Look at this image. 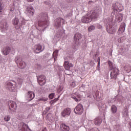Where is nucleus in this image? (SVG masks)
Here are the masks:
<instances>
[{
    "label": "nucleus",
    "mask_w": 131,
    "mask_h": 131,
    "mask_svg": "<svg viewBox=\"0 0 131 131\" xmlns=\"http://www.w3.org/2000/svg\"><path fill=\"white\" fill-rule=\"evenodd\" d=\"M104 23L105 24L106 31L110 34H113L115 33V26H114V23L113 22V17L111 16L106 18L104 20Z\"/></svg>",
    "instance_id": "f257e3e1"
},
{
    "label": "nucleus",
    "mask_w": 131,
    "mask_h": 131,
    "mask_svg": "<svg viewBox=\"0 0 131 131\" xmlns=\"http://www.w3.org/2000/svg\"><path fill=\"white\" fill-rule=\"evenodd\" d=\"M38 26L43 28L45 30L48 27V14L47 13H41L38 17Z\"/></svg>",
    "instance_id": "f03ea898"
},
{
    "label": "nucleus",
    "mask_w": 131,
    "mask_h": 131,
    "mask_svg": "<svg viewBox=\"0 0 131 131\" xmlns=\"http://www.w3.org/2000/svg\"><path fill=\"white\" fill-rule=\"evenodd\" d=\"M81 34L77 33L74 36V42L72 43V49L76 50V51L79 48L80 46V42L79 40L81 39Z\"/></svg>",
    "instance_id": "7ed1b4c3"
},
{
    "label": "nucleus",
    "mask_w": 131,
    "mask_h": 131,
    "mask_svg": "<svg viewBox=\"0 0 131 131\" xmlns=\"http://www.w3.org/2000/svg\"><path fill=\"white\" fill-rule=\"evenodd\" d=\"M17 83L14 81H8L6 83L5 88L9 92H15Z\"/></svg>",
    "instance_id": "20e7f679"
},
{
    "label": "nucleus",
    "mask_w": 131,
    "mask_h": 131,
    "mask_svg": "<svg viewBox=\"0 0 131 131\" xmlns=\"http://www.w3.org/2000/svg\"><path fill=\"white\" fill-rule=\"evenodd\" d=\"M14 61L17 66H19L21 69H24L26 67V63L23 61L22 57L20 56H16Z\"/></svg>",
    "instance_id": "39448f33"
},
{
    "label": "nucleus",
    "mask_w": 131,
    "mask_h": 131,
    "mask_svg": "<svg viewBox=\"0 0 131 131\" xmlns=\"http://www.w3.org/2000/svg\"><path fill=\"white\" fill-rule=\"evenodd\" d=\"M112 9L113 11L112 12L111 15L112 16H113V15L115 14V11L118 12H121V11H123V7H122V5H121V4H119V3L116 2L113 4Z\"/></svg>",
    "instance_id": "423d86ee"
},
{
    "label": "nucleus",
    "mask_w": 131,
    "mask_h": 131,
    "mask_svg": "<svg viewBox=\"0 0 131 131\" xmlns=\"http://www.w3.org/2000/svg\"><path fill=\"white\" fill-rule=\"evenodd\" d=\"M88 14L90 15V18H91V20L92 19H97V18L102 14V9L99 8L96 10L91 12V13H88Z\"/></svg>",
    "instance_id": "0eeeda50"
},
{
    "label": "nucleus",
    "mask_w": 131,
    "mask_h": 131,
    "mask_svg": "<svg viewBox=\"0 0 131 131\" xmlns=\"http://www.w3.org/2000/svg\"><path fill=\"white\" fill-rule=\"evenodd\" d=\"M0 29L2 32H6L9 29V24L7 23V21L3 19L0 23Z\"/></svg>",
    "instance_id": "6e6552de"
},
{
    "label": "nucleus",
    "mask_w": 131,
    "mask_h": 131,
    "mask_svg": "<svg viewBox=\"0 0 131 131\" xmlns=\"http://www.w3.org/2000/svg\"><path fill=\"white\" fill-rule=\"evenodd\" d=\"M119 75V70L118 68H114L112 70L110 73L111 79H117V76Z\"/></svg>",
    "instance_id": "1a4fd4ad"
},
{
    "label": "nucleus",
    "mask_w": 131,
    "mask_h": 131,
    "mask_svg": "<svg viewBox=\"0 0 131 131\" xmlns=\"http://www.w3.org/2000/svg\"><path fill=\"white\" fill-rule=\"evenodd\" d=\"M75 114L81 115L83 113V106L81 104H78L74 109Z\"/></svg>",
    "instance_id": "9d476101"
},
{
    "label": "nucleus",
    "mask_w": 131,
    "mask_h": 131,
    "mask_svg": "<svg viewBox=\"0 0 131 131\" xmlns=\"http://www.w3.org/2000/svg\"><path fill=\"white\" fill-rule=\"evenodd\" d=\"M37 79L38 83L40 85H45L47 80L46 79V76L43 75H41L40 76H37Z\"/></svg>",
    "instance_id": "9b49d317"
},
{
    "label": "nucleus",
    "mask_w": 131,
    "mask_h": 131,
    "mask_svg": "<svg viewBox=\"0 0 131 131\" xmlns=\"http://www.w3.org/2000/svg\"><path fill=\"white\" fill-rule=\"evenodd\" d=\"M44 50L45 48L42 49V46L40 44L35 45L34 47V51L35 54H39V53H41Z\"/></svg>",
    "instance_id": "f8f14e48"
},
{
    "label": "nucleus",
    "mask_w": 131,
    "mask_h": 131,
    "mask_svg": "<svg viewBox=\"0 0 131 131\" xmlns=\"http://www.w3.org/2000/svg\"><path fill=\"white\" fill-rule=\"evenodd\" d=\"M81 20L82 23H90V22L92 21V18L90 16V14L88 13L85 16L82 17Z\"/></svg>",
    "instance_id": "ddd939ff"
},
{
    "label": "nucleus",
    "mask_w": 131,
    "mask_h": 131,
    "mask_svg": "<svg viewBox=\"0 0 131 131\" xmlns=\"http://www.w3.org/2000/svg\"><path fill=\"white\" fill-rule=\"evenodd\" d=\"M70 113H71V108L67 107L61 112V116L62 117H67L70 115Z\"/></svg>",
    "instance_id": "4468645a"
},
{
    "label": "nucleus",
    "mask_w": 131,
    "mask_h": 131,
    "mask_svg": "<svg viewBox=\"0 0 131 131\" xmlns=\"http://www.w3.org/2000/svg\"><path fill=\"white\" fill-rule=\"evenodd\" d=\"M64 22L65 21H64V19L63 18H56L55 20V26L56 27V28H59V27H61V23L64 24Z\"/></svg>",
    "instance_id": "2eb2a0df"
},
{
    "label": "nucleus",
    "mask_w": 131,
    "mask_h": 131,
    "mask_svg": "<svg viewBox=\"0 0 131 131\" xmlns=\"http://www.w3.org/2000/svg\"><path fill=\"white\" fill-rule=\"evenodd\" d=\"M26 14H27L28 16H33L34 14V9H33V7L31 6L27 7L26 10Z\"/></svg>",
    "instance_id": "dca6fc26"
},
{
    "label": "nucleus",
    "mask_w": 131,
    "mask_h": 131,
    "mask_svg": "<svg viewBox=\"0 0 131 131\" xmlns=\"http://www.w3.org/2000/svg\"><path fill=\"white\" fill-rule=\"evenodd\" d=\"M12 23L15 25V28L18 29L20 27V21H19V18L15 17L12 20Z\"/></svg>",
    "instance_id": "f3484780"
},
{
    "label": "nucleus",
    "mask_w": 131,
    "mask_h": 131,
    "mask_svg": "<svg viewBox=\"0 0 131 131\" xmlns=\"http://www.w3.org/2000/svg\"><path fill=\"white\" fill-rule=\"evenodd\" d=\"M72 99H74L76 102H79L81 100V95L76 93L73 94L71 95Z\"/></svg>",
    "instance_id": "a211bd4d"
},
{
    "label": "nucleus",
    "mask_w": 131,
    "mask_h": 131,
    "mask_svg": "<svg viewBox=\"0 0 131 131\" xmlns=\"http://www.w3.org/2000/svg\"><path fill=\"white\" fill-rule=\"evenodd\" d=\"M10 106L12 108H9V112L10 113H12V112L15 111V110H16L17 109V104H16V102L14 101H11L10 102Z\"/></svg>",
    "instance_id": "6ab92c4d"
},
{
    "label": "nucleus",
    "mask_w": 131,
    "mask_h": 131,
    "mask_svg": "<svg viewBox=\"0 0 131 131\" xmlns=\"http://www.w3.org/2000/svg\"><path fill=\"white\" fill-rule=\"evenodd\" d=\"M35 97V94L32 91H29L28 92L27 98L28 101H32Z\"/></svg>",
    "instance_id": "aec40b11"
},
{
    "label": "nucleus",
    "mask_w": 131,
    "mask_h": 131,
    "mask_svg": "<svg viewBox=\"0 0 131 131\" xmlns=\"http://www.w3.org/2000/svg\"><path fill=\"white\" fill-rule=\"evenodd\" d=\"M123 118L125 120H126V118H128V108L127 107H124L122 112Z\"/></svg>",
    "instance_id": "412c9836"
},
{
    "label": "nucleus",
    "mask_w": 131,
    "mask_h": 131,
    "mask_svg": "<svg viewBox=\"0 0 131 131\" xmlns=\"http://www.w3.org/2000/svg\"><path fill=\"white\" fill-rule=\"evenodd\" d=\"M60 129L61 131H69L70 128L69 127V126L62 123L60 125Z\"/></svg>",
    "instance_id": "4be33fe9"
},
{
    "label": "nucleus",
    "mask_w": 131,
    "mask_h": 131,
    "mask_svg": "<svg viewBox=\"0 0 131 131\" xmlns=\"http://www.w3.org/2000/svg\"><path fill=\"white\" fill-rule=\"evenodd\" d=\"M94 122L95 125H101V124L102 123V118L100 117H96L94 119Z\"/></svg>",
    "instance_id": "5701e85b"
},
{
    "label": "nucleus",
    "mask_w": 131,
    "mask_h": 131,
    "mask_svg": "<svg viewBox=\"0 0 131 131\" xmlns=\"http://www.w3.org/2000/svg\"><path fill=\"white\" fill-rule=\"evenodd\" d=\"M115 101L116 102H119V103H122L123 101V97L120 95H117L115 98Z\"/></svg>",
    "instance_id": "b1692460"
},
{
    "label": "nucleus",
    "mask_w": 131,
    "mask_h": 131,
    "mask_svg": "<svg viewBox=\"0 0 131 131\" xmlns=\"http://www.w3.org/2000/svg\"><path fill=\"white\" fill-rule=\"evenodd\" d=\"M123 19V14L122 13H119L118 15L116 17V21L119 23L122 21Z\"/></svg>",
    "instance_id": "393cba45"
},
{
    "label": "nucleus",
    "mask_w": 131,
    "mask_h": 131,
    "mask_svg": "<svg viewBox=\"0 0 131 131\" xmlns=\"http://www.w3.org/2000/svg\"><path fill=\"white\" fill-rule=\"evenodd\" d=\"M125 26H126L125 23H122L121 24L120 27L119 29L118 33H119L120 31L122 33L124 32V31L125 30Z\"/></svg>",
    "instance_id": "a878e982"
},
{
    "label": "nucleus",
    "mask_w": 131,
    "mask_h": 131,
    "mask_svg": "<svg viewBox=\"0 0 131 131\" xmlns=\"http://www.w3.org/2000/svg\"><path fill=\"white\" fill-rule=\"evenodd\" d=\"M108 64L109 66L108 69L110 70H113L114 68H117L115 67V64L110 60L108 61Z\"/></svg>",
    "instance_id": "bb28decb"
},
{
    "label": "nucleus",
    "mask_w": 131,
    "mask_h": 131,
    "mask_svg": "<svg viewBox=\"0 0 131 131\" xmlns=\"http://www.w3.org/2000/svg\"><path fill=\"white\" fill-rule=\"evenodd\" d=\"M47 118L50 122H54V116L52 114H48L47 116Z\"/></svg>",
    "instance_id": "cd10ccee"
},
{
    "label": "nucleus",
    "mask_w": 131,
    "mask_h": 131,
    "mask_svg": "<svg viewBox=\"0 0 131 131\" xmlns=\"http://www.w3.org/2000/svg\"><path fill=\"white\" fill-rule=\"evenodd\" d=\"M18 18H19L20 21V25H25V24L26 23L25 22V19H24V18L22 17V15H21V13L19 12V14L18 15Z\"/></svg>",
    "instance_id": "c85d7f7f"
},
{
    "label": "nucleus",
    "mask_w": 131,
    "mask_h": 131,
    "mask_svg": "<svg viewBox=\"0 0 131 131\" xmlns=\"http://www.w3.org/2000/svg\"><path fill=\"white\" fill-rule=\"evenodd\" d=\"M11 52V48L10 47H6V49L3 51V53L4 56H7L8 54H10Z\"/></svg>",
    "instance_id": "c756f323"
},
{
    "label": "nucleus",
    "mask_w": 131,
    "mask_h": 131,
    "mask_svg": "<svg viewBox=\"0 0 131 131\" xmlns=\"http://www.w3.org/2000/svg\"><path fill=\"white\" fill-rule=\"evenodd\" d=\"M64 68H65L66 70H70V67H69V61H64Z\"/></svg>",
    "instance_id": "7c9ffc66"
},
{
    "label": "nucleus",
    "mask_w": 131,
    "mask_h": 131,
    "mask_svg": "<svg viewBox=\"0 0 131 131\" xmlns=\"http://www.w3.org/2000/svg\"><path fill=\"white\" fill-rule=\"evenodd\" d=\"M60 98V96L58 97V98L54 99V100H52L50 101V104H51V106H53L55 103L57 102V101H59V98Z\"/></svg>",
    "instance_id": "2f4dec72"
},
{
    "label": "nucleus",
    "mask_w": 131,
    "mask_h": 131,
    "mask_svg": "<svg viewBox=\"0 0 131 131\" xmlns=\"http://www.w3.org/2000/svg\"><path fill=\"white\" fill-rule=\"evenodd\" d=\"M111 111L114 114H115L116 112H117V107L114 105H112L111 107Z\"/></svg>",
    "instance_id": "473e14b6"
},
{
    "label": "nucleus",
    "mask_w": 131,
    "mask_h": 131,
    "mask_svg": "<svg viewBox=\"0 0 131 131\" xmlns=\"http://www.w3.org/2000/svg\"><path fill=\"white\" fill-rule=\"evenodd\" d=\"M23 83V80L21 79L18 78L17 80V83L19 88H21V85H22V83Z\"/></svg>",
    "instance_id": "72a5a7b5"
},
{
    "label": "nucleus",
    "mask_w": 131,
    "mask_h": 131,
    "mask_svg": "<svg viewBox=\"0 0 131 131\" xmlns=\"http://www.w3.org/2000/svg\"><path fill=\"white\" fill-rule=\"evenodd\" d=\"M95 29L96 28L94 26H91L89 27L88 31L90 32H92V31H93V30H95Z\"/></svg>",
    "instance_id": "f704fd0d"
},
{
    "label": "nucleus",
    "mask_w": 131,
    "mask_h": 131,
    "mask_svg": "<svg viewBox=\"0 0 131 131\" xmlns=\"http://www.w3.org/2000/svg\"><path fill=\"white\" fill-rule=\"evenodd\" d=\"M3 9L4 6H3V3H2V1L0 0V15H2Z\"/></svg>",
    "instance_id": "c9c22d12"
},
{
    "label": "nucleus",
    "mask_w": 131,
    "mask_h": 131,
    "mask_svg": "<svg viewBox=\"0 0 131 131\" xmlns=\"http://www.w3.org/2000/svg\"><path fill=\"white\" fill-rule=\"evenodd\" d=\"M59 53V50H55L53 53V57H54V55L55 56V57H57L58 56V54Z\"/></svg>",
    "instance_id": "e433bc0d"
},
{
    "label": "nucleus",
    "mask_w": 131,
    "mask_h": 131,
    "mask_svg": "<svg viewBox=\"0 0 131 131\" xmlns=\"http://www.w3.org/2000/svg\"><path fill=\"white\" fill-rule=\"evenodd\" d=\"M54 97H55V93H51L49 95V98L51 100H53V99H54Z\"/></svg>",
    "instance_id": "4c0bfd02"
},
{
    "label": "nucleus",
    "mask_w": 131,
    "mask_h": 131,
    "mask_svg": "<svg viewBox=\"0 0 131 131\" xmlns=\"http://www.w3.org/2000/svg\"><path fill=\"white\" fill-rule=\"evenodd\" d=\"M70 85L72 88H75L76 86V83L74 81L70 83Z\"/></svg>",
    "instance_id": "58836bf2"
},
{
    "label": "nucleus",
    "mask_w": 131,
    "mask_h": 131,
    "mask_svg": "<svg viewBox=\"0 0 131 131\" xmlns=\"http://www.w3.org/2000/svg\"><path fill=\"white\" fill-rule=\"evenodd\" d=\"M11 117L9 116H6L4 118V120L5 121H10Z\"/></svg>",
    "instance_id": "ea45409f"
},
{
    "label": "nucleus",
    "mask_w": 131,
    "mask_h": 131,
    "mask_svg": "<svg viewBox=\"0 0 131 131\" xmlns=\"http://www.w3.org/2000/svg\"><path fill=\"white\" fill-rule=\"evenodd\" d=\"M38 101H42L43 102H47V101H48V98H45L43 97H42L41 98H39L38 99Z\"/></svg>",
    "instance_id": "a19ab883"
},
{
    "label": "nucleus",
    "mask_w": 131,
    "mask_h": 131,
    "mask_svg": "<svg viewBox=\"0 0 131 131\" xmlns=\"http://www.w3.org/2000/svg\"><path fill=\"white\" fill-rule=\"evenodd\" d=\"M18 119H19V120H23V119H24V116L21 115H19Z\"/></svg>",
    "instance_id": "79ce46f5"
},
{
    "label": "nucleus",
    "mask_w": 131,
    "mask_h": 131,
    "mask_svg": "<svg viewBox=\"0 0 131 131\" xmlns=\"http://www.w3.org/2000/svg\"><path fill=\"white\" fill-rule=\"evenodd\" d=\"M100 61H101V59L100 58V57H98L97 59L98 65H100Z\"/></svg>",
    "instance_id": "37998d69"
},
{
    "label": "nucleus",
    "mask_w": 131,
    "mask_h": 131,
    "mask_svg": "<svg viewBox=\"0 0 131 131\" xmlns=\"http://www.w3.org/2000/svg\"><path fill=\"white\" fill-rule=\"evenodd\" d=\"M46 110L47 112H49V111H50V110H51V107H47L46 108Z\"/></svg>",
    "instance_id": "c03bdc74"
},
{
    "label": "nucleus",
    "mask_w": 131,
    "mask_h": 131,
    "mask_svg": "<svg viewBox=\"0 0 131 131\" xmlns=\"http://www.w3.org/2000/svg\"><path fill=\"white\" fill-rule=\"evenodd\" d=\"M69 66L70 67V68H71V67H73V64L69 62Z\"/></svg>",
    "instance_id": "a18cd8bd"
},
{
    "label": "nucleus",
    "mask_w": 131,
    "mask_h": 131,
    "mask_svg": "<svg viewBox=\"0 0 131 131\" xmlns=\"http://www.w3.org/2000/svg\"><path fill=\"white\" fill-rule=\"evenodd\" d=\"M88 4H89V5H93V4H94V2H93V1H89L88 2Z\"/></svg>",
    "instance_id": "49530a36"
},
{
    "label": "nucleus",
    "mask_w": 131,
    "mask_h": 131,
    "mask_svg": "<svg viewBox=\"0 0 131 131\" xmlns=\"http://www.w3.org/2000/svg\"><path fill=\"white\" fill-rule=\"evenodd\" d=\"M121 39H122V38H119L118 39V42H122V40H121Z\"/></svg>",
    "instance_id": "de8ad7c7"
},
{
    "label": "nucleus",
    "mask_w": 131,
    "mask_h": 131,
    "mask_svg": "<svg viewBox=\"0 0 131 131\" xmlns=\"http://www.w3.org/2000/svg\"><path fill=\"white\" fill-rule=\"evenodd\" d=\"M27 2H28L29 3H32V2H33V1L34 0H27Z\"/></svg>",
    "instance_id": "09e8293b"
},
{
    "label": "nucleus",
    "mask_w": 131,
    "mask_h": 131,
    "mask_svg": "<svg viewBox=\"0 0 131 131\" xmlns=\"http://www.w3.org/2000/svg\"><path fill=\"white\" fill-rule=\"evenodd\" d=\"M14 10H15V8H12L10 9V11L11 12H13V11H14Z\"/></svg>",
    "instance_id": "8fccbe9b"
},
{
    "label": "nucleus",
    "mask_w": 131,
    "mask_h": 131,
    "mask_svg": "<svg viewBox=\"0 0 131 131\" xmlns=\"http://www.w3.org/2000/svg\"><path fill=\"white\" fill-rule=\"evenodd\" d=\"M54 61H56V59H57V56H54Z\"/></svg>",
    "instance_id": "3c124183"
},
{
    "label": "nucleus",
    "mask_w": 131,
    "mask_h": 131,
    "mask_svg": "<svg viewBox=\"0 0 131 131\" xmlns=\"http://www.w3.org/2000/svg\"><path fill=\"white\" fill-rule=\"evenodd\" d=\"M97 70H98V71H100V70H101V69H100V68H97Z\"/></svg>",
    "instance_id": "603ef678"
},
{
    "label": "nucleus",
    "mask_w": 131,
    "mask_h": 131,
    "mask_svg": "<svg viewBox=\"0 0 131 131\" xmlns=\"http://www.w3.org/2000/svg\"><path fill=\"white\" fill-rule=\"evenodd\" d=\"M97 68H100V64L97 65Z\"/></svg>",
    "instance_id": "864d4df0"
},
{
    "label": "nucleus",
    "mask_w": 131,
    "mask_h": 131,
    "mask_svg": "<svg viewBox=\"0 0 131 131\" xmlns=\"http://www.w3.org/2000/svg\"><path fill=\"white\" fill-rule=\"evenodd\" d=\"M45 5H48V2H45Z\"/></svg>",
    "instance_id": "5fc2aeb1"
},
{
    "label": "nucleus",
    "mask_w": 131,
    "mask_h": 131,
    "mask_svg": "<svg viewBox=\"0 0 131 131\" xmlns=\"http://www.w3.org/2000/svg\"><path fill=\"white\" fill-rule=\"evenodd\" d=\"M129 125L131 126V122L129 123Z\"/></svg>",
    "instance_id": "6e6d98bb"
},
{
    "label": "nucleus",
    "mask_w": 131,
    "mask_h": 131,
    "mask_svg": "<svg viewBox=\"0 0 131 131\" xmlns=\"http://www.w3.org/2000/svg\"><path fill=\"white\" fill-rule=\"evenodd\" d=\"M95 57H97V54H95Z\"/></svg>",
    "instance_id": "4d7b16f0"
},
{
    "label": "nucleus",
    "mask_w": 131,
    "mask_h": 131,
    "mask_svg": "<svg viewBox=\"0 0 131 131\" xmlns=\"http://www.w3.org/2000/svg\"><path fill=\"white\" fill-rule=\"evenodd\" d=\"M130 80H131V79H130Z\"/></svg>",
    "instance_id": "13d9d810"
}]
</instances>
